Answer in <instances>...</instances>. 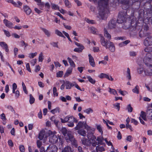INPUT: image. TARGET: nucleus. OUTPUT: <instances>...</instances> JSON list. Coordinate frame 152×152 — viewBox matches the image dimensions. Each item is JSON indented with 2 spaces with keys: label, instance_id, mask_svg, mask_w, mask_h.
<instances>
[{
  "label": "nucleus",
  "instance_id": "1",
  "mask_svg": "<svg viewBox=\"0 0 152 152\" xmlns=\"http://www.w3.org/2000/svg\"><path fill=\"white\" fill-rule=\"evenodd\" d=\"M118 3L122 4V7L124 10L119 12L118 15L117 22L122 23L128 20L130 21V16L127 15V10L129 8V1L128 0H118Z\"/></svg>",
  "mask_w": 152,
  "mask_h": 152
},
{
  "label": "nucleus",
  "instance_id": "2",
  "mask_svg": "<svg viewBox=\"0 0 152 152\" xmlns=\"http://www.w3.org/2000/svg\"><path fill=\"white\" fill-rule=\"evenodd\" d=\"M130 24L129 30L131 32L134 31V33H136L141 29L139 32V36L140 37L147 36L149 35V33L147 32L149 28L146 23L144 25H143V26L142 24L139 25H138V22H137L132 19L131 20Z\"/></svg>",
  "mask_w": 152,
  "mask_h": 152
},
{
  "label": "nucleus",
  "instance_id": "3",
  "mask_svg": "<svg viewBox=\"0 0 152 152\" xmlns=\"http://www.w3.org/2000/svg\"><path fill=\"white\" fill-rule=\"evenodd\" d=\"M109 0H99L98 1V8L99 15L102 19H106L110 12L108 8Z\"/></svg>",
  "mask_w": 152,
  "mask_h": 152
},
{
  "label": "nucleus",
  "instance_id": "4",
  "mask_svg": "<svg viewBox=\"0 0 152 152\" xmlns=\"http://www.w3.org/2000/svg\"><path fill=\"white\" fill-rule=\"evenodd\" d=\"M142 8L143 9H140L138 11L139 13V19L141 21L142 23L144 22V20H147L148 15L147 13V11L151 9L152 12V5H151L149 3H146L145 4H144L143 7Z\"/></svg>",
  "mask_w": 152,
  "mask_h": 152
},
{
  "label": "nucleus",
  "instance_id": "5",
  "mask_svg": "<svg viewBox=\"0 0 152 152\" xmlns=\"http://www.w3.org/2000/svg\"><path fill=\"white\" fill-rule=\"evenodd\" d=\"M75 117L72 116L68 115L64 119L61 118V121L62 123L68 122L67 125L69 127H72L74 126V120Z\"/></svg>",
  "mask_w": 152,
  "mask_h": 152
},
{
  "label": "nucleus",
  "instance_id": "6",
  "mask_svg": "<svg viewBox=\"0 0 152 152\" xmlns=\"http://www.w3.org/2000/svg\"><path fill=\"white\" fill-rule=\"evenodd\" d=\"M56 132H53L50 130H49L48 134L49 136V142L51 143H56L58 141V138L56 135Z\"/></svg>",
  "mask_w": 152,
  "mask_h": 152
},
{
  "label": "nucleus",
  "instance_id": "7",
  "mask_svg": "<svg viewBox=\"0 0 152 152\" xmlns=\"http://www.w3.org/2000/svg\"><path fill=\"white\" fill-rule=\"evenodd\" d=\"M143 61L145 64L147 66H149L150 67H152V55L150 53L146 54L144 56Z\"/></svg>",
  "mask_w": 152,
  "mask_h": 152
},
{
  "label": "nucleus",
  "instance_id": "8",
  "mask_svg": "<svg viewBox=\"0 0 152 152\" xmlns=\"http://www.w3.org/2000/svg\"><path fill=\"white\" fill-rule=\"evenodd\" d=\"M134 2L132 3V6L133 8L134 9V12L132 13V15H134V12H135L137 11L140 7V6L141 4V3L142 1H145V0H134Z\"/></svg>",
  "mask_w": 152,
  "mask_h": 152
},
{
  "label": "nucleus",
  "instance_id": "9",
  "mask_svg": "<svg viewBox=\"0 0 152 152\" xmlns=\"http://www.w3.org/2000/svg\"><path fill=\"white\" fill-rule=\"evenodd\" d=\"M67 137L66 138V140H69L70 141L72 145L77 148L78 146L77 141L73 138V137L72 134H71L68 133L67 134Z\"/></svg>",
  "mask_w": 152,
  "mask_h": 152
},
{
  "label": "nucleus",
  "instance_id": "10",
  "mask_svg": "<svg viewBox=\"0 0 152 152\" xmlns=\"http://www.w3.org/2000/svg\"><path fill=\"white\" fill-rule=\"evenodd\" d=\"M143 44L146 46L152 45V37L148 36L146 37L144 41Z\"/></svg>",
  "mask_w": 152,
  "mask_h": 152
},
{
  "label": "nucleus",
  "instance_id": "11",
  "mask_svg": "<svg viewBox=\"0 0 152 152\" xmlns=\"http://www.w3.org/2000/svg\"><path fill=\"white\" fill-rule=\"evenodd\" d=\"M58 148L57 147L54 145H50L47 148L46 152H57Z\"/></svg>",
  "mask_w": 152,
  "mask_h": 152
},
{
  "label": "nucleus",
  "instance_id": "12",
  "mask_svg": "<svg viewBox=\"0 0 152 152\" xmlns=\"http://www.w3.org/2000/svg\"><path fill=\"white\" fill-rule=\"evenodd\" d=\"M88 138L90 140H91V143L92 145L93 146H96L97 145V142L96 141V137L94 136L93 134H91L89 135H87Z\"/></svg>",
  "mask_w": 152,
  "mask_h": 152
},
{
  "label": "nucleus",
  "instance_id": "13",
  "mask_svg": "<svg viewBox=\"0 0 152 152\" xmlns=\"http://www.w3.org/2000/svg\"><path fill=\"white\" fill-rule=\"evenodd\" d=\"M152 67H149V66H147L144 69V72L145 75L148 76H152Z\"/></svg>",
  "mask_w": 152,
  "mask_h": 152
},
{
  "label": "nucleus",
  "instance_id": "14",
  "mask_svg": "<svg viewBox=\"0 0 152 152\" xmlns=\"http://www.w3.org/2000/svg\"><path fill=\"white\" fill-rule=\"evenodd\" d=\"M98 77L101 79L106 78L109 80L113 81V78L111 76H109L108 74L101 73L99 76Z\"/></svg>",
  "mask_w": 152,
  "mask_h": 152
},
{
  "label": "nucleus",
  "instance_id": "15",
  "mask_svg": "<svg viewBox=\"0 0 152 152\" xmlns=\"http://www.w3.org/2000/svg\"><path fill=\"white\" fill-rule=\"evenodd\" d=\"M46 132L45 130H41L39 133V139L40 140L43 139L44 137L47 138V136L46 134Z\"/></svg>",
  "mask_w": 152,
  "mask_h": 152
},
{
  "label": "nucleus",
  "instance_id": "16",
  "mask_svg": "<svg viewBox=\"0 0 152 152\" xmlns=\"http://www.w3.org/2000/svg\"><path fill=\"white\" fill-rule=\"evenodd\" d=\"M116 22L115 20L113 19L111 20L108 24V27L110 29H113L115 28L116 26Z\"/></svg>",
  "mask_w": 152,
  "mask_h": 152
},
{
  "label": "nucleus",
  "instance_id": "17",
  "mask_svg": "<svg viewBox=\"0 0 152 152\" xmlns=\"http://www.w3.org/2000/svg\"><path fill=\"white\" fill-rule=\"evenodd\" d=\"M85 123L83 121H80L77 124L75 128V130H78L84 127Z\"/></svg>",
  "mask_w": 152,
  "mask_h": 152
},
{
  "label": "nucleus",
  "instance_id": "18",
  "mask_svg": "<svg viewBox=\"0 0 152 152\" xmlns=\"http://www.w3.org/2000/svg\"><path fill=\"white\" fill-rule=\"evenodd\" d=\"M3 22L5 25L8 28H13V24L8 20L4 19L3 20Z\"/></svg>",
  "mask_w": 152,
  "mask_h": 152
},
{
  "label": "nucleus",
  "instance_id": "19",
  "mask_svg": "<svg viewBox=\"0 0 152 152\" xmlns=\"http://www.w3.org/2000/svg\"><path fill=\"white\" fill-rule=\"evenodd\" d=\"M89 57V61L90 65L93 67L95 66V64L93 57L90 54L88 55Z\"/></svg>",
  "mask_w": 152,
  "mask_h": 152
},
{
  "label": "nucleus",
  "instance_id": "20",
  "mask_svg": "<svg viewBox=\"0 0 152 152\" xmlns=\"http://www.w3.org/2000/svg\"><path fill=\"white\" fill-rule=\"evenodd\" d=\"M64 84L66 86V88L67 89H70L71 88L75 86V85L69 81H66Z\"/></svg>",
  "mask_w": 152,
  "mask_h": 152
},
{
  "label": "nucleus",
  "instance_id": "21",
  "mask_svg": "<svg viewBox=\"0 0 152 152\" xmlns=\"http://www.w3.org/2000/svg\"><path fill=\"white\" fill-rule=\"evenodd\" d=\"M100 42L102 45L104 46H106V48H107V41L106 40H105L104 37L102 35H100Z\"/></svg>",
  "mask_w": 152,
  "mask_h": 152
},
{
  "label": "nucleus",
  "instance_id": "22",
  "mask_svg": "<svg viewBox=\"0 0 152 152\" xmlns=\"http://www.w3.org/2000/svg\"><path fill=\"white\" fill-rule=\"evenodd\" d=\"M73 69V68H72V67H69L68 69L66 70V73H65L64 76V77L65 78L70 75L72 72Z\"/></svg>",
  "mask_w": 152,
  "mask_h": 152
},
{
  "label": "nucleus",
  "instance_id": "23",
  "mask_svg": "<svg viewBox=\"0 0 152 152\" xmlns=\"http://www.w3.org/2000/svg\"><path fill=\"white\" fill-rule=\"evenodd\" d=\"M23 9L24 12L28 15H29L31 12V10L30 7L27 5L24 6Z\"/></svg>",
  "mask_w": 152,
  "mask_h": 152
},
{
  "label": "nucleus",
  "instance_id": "24",
  "mask_svg": "<svg viewBox=\"0 0 152 152\" xmlns=\"http://www.w3.org/2000/svg\"><path fill=\"white\" fill-rule=\"evenodd\" d=\"M0 45L4 49H5L6 51L7 52H8L9 51V49L8 45L6 43L3 42H0Z\"/></svg>",
  "mask_w": 152,
  "mask_h": 152
},
{
  "label": "nucleus",
  "instance_id": "25",
  "mask_svg": "<svg viewBox=\"0 0 152 152\" xmlns=\"http://www.w3.org/2000/svg\"><path fill=\"white\" fill-rule=\"evenodd\" d=\"M82 144L86 146H89L90 145V140L86 139V138H83L82 140Z\"/></svg>",
  "mask_w": 152,
  "mask_h": 152
},
{
  "label": "nucleus",
  "instance_id": "26",
  "mask_svg": "<svg viewBox=\"0 0 152 152\" xmlns=\"http://www.w3.org/2000/svg\"><path fill=\"white\" fill-rule=\"evenodd\" d=\"M61 133L63 134L64 136H66V139L67 140V134L68 133L71 134L70 132H67V129L65 128H62L61 130Z\"/></svg>",
  "mask_w": 152,
  "mask_h": 152
},
{
  "label": "nucleus",
  "instance_id": "27",
  "mask_svg": "<svg viewBox=\"0 0 152 152\" xmlns=\"http://www.w3.org/2000/svg\"><path fill=\"white\" fill-rule=\"evenodd\" d=\"M67 59L70 65V67H72V68L75 67L76 66L75 64L72 59L69 57H68L67 58Z\"/></svg>",
  "mask_w": 152,
  "mask_h": 152
},
{
  "label": "nucleus",
  "instance_id": "28",
  "mask_svg": "<svg viewBox=\"0 0 152 152\" xmlns=\"http://www.w3.org/2000/svg\"><path fill=\"white\" fill-rule=\"evenodd\" d=\"M85 48L83 45H82L79 48H75L74 50V51L75 52L78 53H81L82 52L83 50Z\"/></svg>",
  "mask_w": 152,
  "mask_h": 152
},
{
  "label": "nucleus",
  "instance_id": "29",
  "mask_svg": "<svg viewBox=\"0 0 152 152\" xmlns=\"http://www.w3.org/2000/svg\"><path fill=\"white\" fill-rule=\"evenodd\" d=\"M72 150L71 147L69 146H67L64 148L62 150V152H72Z\"/></svg>",
  "mask_w": 152,
  "mask_h": 152
},
{
  "label": "nucleus",
  "instance_id": "30",
  "mask_svg": "<svg viewBox=\"0 0 152 152\" xmlns=\"http://www.w3.org/2000/svg\"><path fill=\"white\" fill-rule=\"evenodd\" d=\"M104 36L107 38L108 39H110L111 38V36L110 34L108 33L106 28H104Z\"/></svg>",
  "mask_w": 152,
  "mask_h": 152
},
{
  "label": "nucleus",
  "instance_id": "31",
  "mask_svg": "<svg viewBox=\"0 0 152 152\" xmlns=\"http://www.w3.org/2000/svg\"><path fill=\"white\" fill-rule=\"evenodd\" d=\"M108 48L111 52H113L115 51V47L113 43L112 42H110Z\"/></svg>",
  "mask_w": 152,
  "mask_h": 152
},
{
  "label": "nucleus",
  "instance_id": "32",
  "mask_svg": "<svg viewBox=\"0 0 152 152\" xmlns=\"http://www.w3.org/2000/svg\"><path fill=\"white\" fill-rule=\"evenodd\" d=\"M10 2L15 7H19V6H21L22 4L21 2L18 1L17 2L18 4H17V3L14 2L13 0H11Z\"/></svg>",
  "mask_w": 152,
  "mask_h": 152
},
{
  "label": "nucleus",
  "instance_id": "33",
  "mask_svg": "<svg viewBox=\"0 0 152 152\" xmlns=\"http://www.w3.org/2000/svg\"><path fill=\"white\" fill-rule=\"evenodd\" d=\"M41 30L44 32L45 34L48 37H50V31L46 29L40 27Z\"/></svg>",
  "mask_w": 152,
  "mask_h": 152
},
{
  "label": "nucleus",
  "instance_id": "34",
  "mask_svg": "<svg viewBox=\"0 0 152 152\" xmlns=\"http://www.w3.org/2000/svg\"><path fill=\"white\" fill-rule=\"evenodd\" d=\"M78 133L80 135L83 136H86V133L84 129H79L78 130Z\"/></svg>",
  "mask_w": 152,
  "mask_h": 152
},
{
  "label": "nucleus",
  "instance_id": "35",
  "mask_svg": "<svg viewBox=\"0 0 152 152\" xmlns=\"http://www.w3.org/2000/svg\"><path fill=\"white\" fill-rule=\"evenodd\" d=\"M42 144V142L39 140V148H40V152H45V149L43 147H41Z\"/></svg>",
  "mask_w": 152,
  "mask_h": 152
},
{
  "label": "nucleus",
  "instance_id": "36",
  "mask_svg": "<svg viewBox=\"0 0 152 152\" xmlns=\"http://www.w3.org/2000/svg\"><path fill=\"white\" fill-rule=\"evenodd\" d=\"M51 8L52 9L54 10H59V7L57 4H55L53 3H51Z\"/></svg>",
  "mask_w": 152,
  "mask_h": 152
},
{
  "label": "nucleus",
  "instance_id": "37",
  "mask_svg": "<svg viewBox=\"0 0 152 152\" xmlns=\"http://www.w3.org/2000/svg\"><path fill=\"white\" fill-rule=\"evenodd\" d=\"M96 127L97 129L100 133L101 135H102L103 134V131H102V127L101 125H96Z\"/></svg>",
  "mask_w": 152,
  "mask_h": 152
},
{
  "label": "nucleus",
  "instance_id": "38",
  "mask_svg": "<svg viewBox=\"0 0 152 152\" xmlns=\"http://www.w3.org/2000/svg\"><path fill=\"white\" fill-rule=\"evenodd\" d=\"M87 78L88 79V81L91 83L94 84L96 83V80H95L93 79L90 76H87Z\"/></svg>",
  "mask_w": 152,
  "mask_h": 152
},
{
  "label": "nucleus",
  "instance_id": "39",
  "mask_svg": "<svg viewBox=\"0 0 152 152\" xmlns=\"http://www.w3.org/2000/svg\"><path fill=\"white\" fill-rule=\"evenodd\" d=\"M55 33L59 36L65 38L62 33L58 29L56 30L55 31Z\"/></svg>",
  "mask_w": 152,
  "mask_h": 152
},
{
  "label": "nucleus",
  "instance_id": "40",
  "mask_svg": "<svg viewBox=\"0 0 152 152\" xmlns=\"http://www.w3.org/2000/svg\"><path fill=\"white\" fill-rule=\"evenodd\" d=\"M126 77L129 80H130L131 79V77L130 74V71L129 68H127V70Z\"/></svg>",
  "mask_w": 152,
  "mask_h": 152
},
{
  "label": "nucleus",
  "instance_id": "41",
  "mask_svg": "<svg viewBox=\"0 0 152 152\" xmlns=\"http://www.w3.org/2000/svg\"><path fill=\"white\" fill-rule=\"evenodd\" d=\"M44 58L43 53L41 52L39 56V62H42Z\"/></svg>",
  "mask_w": 152,
  "mask_h": 152
},
{
  "label": "nucleus",
  "instance_id": "42",
  "mask_svg": "<svg viewBox=\"0 0 152 152\" xmlns=\"http://www.w3.org/2000/svg\"><path fill=\"white\" fill-rule=\"evenodd\" d=\"M137 71L139 74H141L143 72V71H144L143 68L142 66L140 65L139 67L138 68Z\"/></svg>",
  "mask_w": 152,
  "mask_h": 152
},
{
  "label": "nucleus",
  "instance_id": "43",
  "mask_svg": "<svg viewBox=\"0 0 152 152\" xmlns=\"http://www.w3.org/2000/svg\"><path fill=\"white\" fill-rule=\"evenodd\" d=\"M104 139L102 137H97L96 140L98 141L99 144L102 145L103 141Z\"/></svg>",
  "mask_w": 152,
  "mask_h": 152
},
{
  "label": "nucleus",
  "instance_id": "44",
  "mask_svg": "<svg viewBox=\"0 0 152 152\" xmlns=\"http://www.w3.org/2000/svg\"><path fill=\"white\" fill-rule=\"evenodd\" d=\"M140 117H141L144 120H145L146 119V114L145 112L143 111H142L141 112Z\"/></svg>",
  "mask_w": 152,
  "mask_h": 152
},
{
  "label": "nucleus",
  "instance_id": "45",
  "mask_svg": "<svg viewBox=\"0 0 152 152\" xmlns=\"http://www.w3.org/2000/svg\"><path fill=\"white\" fill-rule=\"evenodd\" d=\"M133 92L134 93L138 94L139 93V87L138 85H137L132 90Z\"/></svg>",
  "mask_w": 152,
  "mask_h": 152
},
{
  "label": "nucleus",
  "instance_id": "46",
  "mask_svg": "<svg viewBox=\"0 0 152 152\" xmlns=\"http://www.w3.org/2000/svg\"><path fill=\"white\" fill-rule=\"evenodd\" d=\"M60 108L58 107H57L56 108L52 110L50 112L53 114H55L57 112L59 113Z\"/></svg>",
  "mask_w": 152,
  "mask_h": 152
},
{
  "label": "nucleus",
  "instance_id": "47",
  "mask_svg": "<svg viewBox=\"0 0 152 152\" xmlns=\"http://www.w3.org/2000/svg\"><path fill=\"white\" fill-rule=\"evenodd\" d=\"M144 51L145 52L150 53L152 52V47H147L144 49Z\"/></svg>",
  "mask_w": 152,
  "mask_h": 152
},
{
  "label": "nucleus",
  "instance_id": "48",
  "mask_svg": "<svg viewBox=\"0 0 152 152\" xmlns=\"http://www.w3.org/2000/svg\"><path fill=\"white\" fill-rule=\"evenodd\" d=\"M84 112L87 114H89L90 113H93V110L91 108H89L85 110Z\"/></svg>",
  "mask_w": 152,
  "mask_h": 152
},
{
  "label": "nucleus",
  "instance_id": "49",
  "mask_svg": "<svg viewBox=\"0 0 152 152\" xmlns=\"http://www.w3.org/2000/svg\"><path fill=\"white\" fill-rule=\"evenodd\" d=\"M126 109L129 113H131L133 111V108L130 104L128 105L126 107Z\"/></svg>",
  "mask_w": 152,
  "mask_h": 152
},
{
  "label": "nucleus",
  "instance_id": "50",
  "mask_svg": "<svg viewBox=\"0 0 152 152\" xmlns=\"http://www.w3.org/2000/svg\"><path fill=\"white\" fill-rule=\"evenodd\" d=\"M63 74V72L62 71H59L56 73V76L58 77H61Z\"/></svg>",
  "mask_w": 152,
  "mask_h": 152
},
{
  "label": "nucleus",
  "instance_id": "51",
  "mask_svg": "<svg viewBox=\"0 0 152 152\" xmlns=\"http://www.w3.org/2000/svg\"><path fill=\"white\" fill-rule=\"evenodd\" d=\"M35 101V99L31 94L30 95L29 102L31 104L33 103Z\"/></svg>",
  "mask_w": 152,
  "mask_h": 152
},
{
  "label": "nucleus",
  "instance_id": "52",
  "mask_svg": "<svg viewBox=\"0 0 152 152\" xmlns=\"http://www.w3.org/2000/svg\"><path fill=\"white\" fill-rule=\"evenodd\" d=\"M64 3L66 6L68 8H70L71 6V5L70 4L68 0H64Z\"/></svg>",
  "mask_w": 152,
  "mask_h": 152
},
{
  "label": "nucleus",
  "instance_id": "53",
  "mask_svg": "<svg viewBox=\"0 0 152 152\" xmlns=\"http://www.w3.org/2000/svg\"><path fill=\"white\" fill-rule=\"evenodd\" d=\"M3 31L7 37H10L11 36V34L9 31L5 29H3Z\"/></svg>",
  "mask_w": 152,
  "mask_h": 152
},
{
  "label": "nucleus",
  "instance_id": "54",
  "mask_svg": "<svg viewBox=\"0 0 152 152\" xmlns=\"http://www.w3.org/2000/svg\"><path fill=\"white\" fill-rule=\"evenodd\" d=\"M110 90L109 92H110L111 94H112L113 95H115L117 94V92L115 90L113 89H112L110 88H109Z\"/></svg>",
  "mask_w": 152,
  "mask_h": 152
},
{
  "label": "nucleus",
  "instance_id": "55",
  "mask_svg": "<svg viewBox=\"0 0 152 152\" xmlns=\"http://www.w3.org/2000/svg\"><path fill=\"white\" fill-rule=\"evenodd\" d=\"M114 106L116 109L118 110V111H119L120 109V103H116L113 104Z\"/></svg>",
  "mask_w": 152,
  "mask_h": 152
},
{
  "label": "nucleus",
  "instance_id": "56",
  "mask_svg": "<svg viewBox=\"0 0 152 152\" xmlns=\"http://www.w3.org/2000/svg\"><path fill=\"white\" fill-rule=\"evenodd\" d=\"M53 94L54 96H58V94L57 92V89L56 87H54L53 89Z\"/></svg>",
  "mask_w": 152,
  "mask_h": 152
},
{
  "label": "nucleus",
  "instance_id": "57",
  "mask_svg": "<svg viewBox=\"0 0 152 152\" xmlns=\"http://www.w3.org/2000/svg\"><path fill=\"white\" fill-rule=\"evenodd\" d=\"M85 20L88 23L93 24L94 23V21L93 20H91L87 18H86Z\"/></svg>",
  "mask_w": 152,
  "mask_h": 152
},
{
  "label": "nucleus",
  "instance_id": "58",
  "mask_svg": "<svg viewBox=\"0 0 152 152\" xmlns=\"http://www.w3.org/2000/svg\"><path fill=\"white\" fill-rule=\"evenodd\" d=\"M126 39V37H116L115 38V39L116 40H125Z\"/></svg>",
  "mask_w": 152,
  "mask_h": 152
},
{
  "label": "nucleus",
  "instance_id": "59",
  "mask_svg": "<svg viewBox=\"0 0 152 152\" xmlns=\"http://www.w3.org/2000/svg\"><path fill=\"white\" fill-rule=\"evenodd\" d=\"M131 123H133L135 125H137L138 124V121L134 118H131Z\"/></svg>",
  "mask_w": 152,
  "mask_h": 152
},
{
  "label": "nucleus",
  "instance_id": "60",
  "mask_svg": "<svg viewBox=\"0 0 152 152\" xmlns=\"http://www.w3.org/2000/svg\"><path fill=\"white\" fill-rule=\"evenodd\" d=\"M91 32L94 34H96V32L97 29L96 28L93 27H92L91 29Z\"/></svg>",
  "mask_w": 152,
  "mask_h": 152
},
{
  "label": "nucleus",
  "instance_id": "61",
  "mask_svg": "<svg viewBox=\"0 0 152 152\" xmlns=\"http://www.w3.org/2000/svg\"><path fill=\"white\" fill-rule=\"evenodd\" d=\"M93 51L94 52H98L99 51V47H94L93 48Z\"/></svg>",
  "mask_w": 152,
  "mask_h": 152
},
{
  "label": "nucleus",
  "instance_id": "62",
  "mask_svg": "<svg viewBox=\"0 0 152 152\" xmlns=\"http://www.w3.org/2000/svg\"><path fill=\"white\" fill-rule=\"evenodd\" d=\"M58 42H51L50 44L51 45H52L53 47H56L57 48H58Z\"/></svg>",
  "mask_w": 152,
  "mask_h": 152
},
{
  "label": "nucleus",
  "instance_id": "63",
  "mask_svg": "<svg viewBox=\"0 0 152 152\" xmlns=\"http://www.w3.org/2000/svg\"><path fill=\"white\" fill-rule=\"evenodd\" d=\"M37 54V53L36 52L34 53H31L29 54V57L30 58H33Z\"/></svg>",
  "mask_w": 152,
  "mask_h": 152
},
{
  "label": "nucleus",
  "instance_id": "64",
  "mask_svg": "<svg viewBox=\"0 0 152 152\" xmlns=\"http://www.w3.org/2000/svg\"><path fill=\"white\" fill-rule=\"evenodd\" d=\"M1 118L3 121L6 120V118L5 114L4 113H2L0 115Z\"/></svg>",
  "mask_w": 152,
  "mask_h": 152
}]
</instances>
